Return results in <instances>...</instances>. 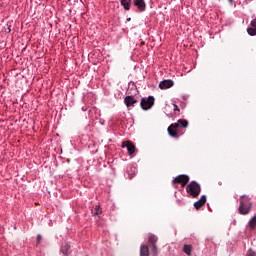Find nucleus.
Returning <instances> with one entry per match:
<instances>
[{
  "label": "nucleus",
  "mask_w": 256,
  "mask_h": 256,
  "mask_svg": "<svg viewBox=\"0 0 256 256\" xmlns=\"http://www.w3.org/2000/svg\"><path fill=\"white\" fill-rule=\"evenodd\" d=\"M251 207H253V204L249 200V197L241 196L240 205L238 208L240 215H249V213H251Z\"/></svg>",
  "instance_id": "1"
},
{
  "label": "nucleus",
  "mask_w": 256,
  "mask_h": 256,
  "mask_svg": "<svg viewBox=\"0 0 256 256\" xmlns=\"http://www.w3.org/2000/svg\"><path fill=\"white\" fill-rule=\"evenodd\" d=\"M186 193L190 194L191 197H199L201 193V185L199 183L192 181L186 187Z\"/></svg>",
  "instance_id": "2"
},
{
  "label": "nucleus",
  "mask_w": 256,
  "mask_h": 256,
  "mask_svg": "<svg viewBox=\"0 0 256 256\" xmlns=\"http://www.w3.org/2000/svg\"><path fill=\"white\" fill-rule=\"evenodd\" d=\"M155 105V97L149 96L148 98H142L140 102V107L144 111H148V109H151Z\"/></svg>",
  "instance_id": "3"
},
{
  "label": "nucleus",
  "mask_w": 256,
  "mask_h": 256,
  "mask_svg": "<svg viewBox=\"0 0 256 256\" xmlns=\"http://www.w3.org/2000/svg\"><path fill=\"white\" fill-rule=\"evenodd\" d=\"M173 185H181L182 187H185L187 183H189V175L181 174L176 176L173 181Z\"/></svg>",
  "instance_id": "4"
},
{
  "label": "nucleus",
  "mask_w": 256,
  "mask_h": 256,
  "mask_svg": "<svg viewBox=\"0 0 256 256\" xmlns=\"http://www.w3.org/2000/svg\"><path fill=\"white\" fill-rule=\"evenodd\" d=\"M125 147L127 148L128 151V155H133L135 153V144L131 141H124L122 142L121 148L125 149Z\"/></svg>",
  "instance_id": "5"
},
{
  "label": "nucleus",
  "mask_w": 256,
  "mask_h": 256,
  "mask_svg": "<svg viewBox=\"0 0 256 256\" xmlns=\"http://www.w3.org/2000/svg\"><path fill=\"white\" fill-rule=\"evenodd\" d=\"M177 129H179V124H171L167 129L168 135H170V137H173L174 139H177V137H179Z\"/></svg>",
  "instance_id": "6"
},
{
  "label": "nucleus",
  "mask_w": 256,
  "mask_h": 256,
  "mask_svg": "<svg viewBox=\"0 0 256 256\" xmlns=\"http://www.w3.org/2000/svg\"><path fill=\"white\" fill-rule=\"evenodd\" d=\"M134 6L137 7V10L139 13H143L145 9H147V4L145 3V0H133Z\"/></svg>",
  "instance_id": "7"
},
{
  "label": "nucleus",
  "mask_w": 256,
  "mask_h": 256,
  "mask_svg": "<svg viewBox=\"0 0 256 256\" xmlns=\"http://www.w3.org/2000/svg\"><path fill=\"white\" fill-rule=\"evenodd\" d=\"M205 203H207V196L202 195V196L200 197V199L194 203V209H196L197 211H199V209H200L201 207H203V205H205Z\"/></svg>",
  "instance_id": "8"
},
{
  "label": "nucleus",
  "mask_w": 256,
  "mask_h": 256,
  "mask_svg": "<svg viewBox=\"0 0 256 256\" xmlns=\"http://www.w3.org/2000/svg\"><path fill=\"white\" fill-rule=\"evenodd\" d=\"M124 103L126 107H135V103H137V99L134 96H126L124 99Z\"/></svg>",
  "instance_id": "9"
},
{
  "label": "nucleus",
  "mask_w": 256,
  "mask_h": 256,
  "mask_svg": "<svg viewBox=\"0 0 256 256\" xmlns=\"http://www.w3.org/2000/svg\"><path fill=\"white\" fill-rule=\"evenodd\" d=\"M174 82L173 80H163L159 83L160 89H171L173 87Z\"/></svg>",
  "instance_id": "10"
},
{
  "label": "nucleus",
  "mask_w": 256,
  "mask_h": 256,
  "mask_svg": "<svg viewBox=\"0 0 256 256\" xmlns=\"http://www.w3.org/2000/svg\"><path fill=\"white\" fill-rule=\"evenodd\" d=\"M60 250L63 255H69L71 253V244L67 242L63 243Z\"/></svg>",
  "instance_id": "11"
},
{
  "label": "nucleus",
  "mask_w": 256,
  "mask_h": 256,
  "mask_svg": "<svg viewBox=\"0 0 256 256\" xmlns=\"http://www.w3.org/2000/svg\"><path fill=\"white\" fill-rule=\"evenodd\" d=\"M248 227L250 231H255L256 229V215H254L248 222Z\"/></svg>",
  "instance_id": "12"
},
{
  "label": "nucleus",
  "mask_w": 256,
  "mask_h": 256,
  "mask_svg": "<svg viewBox=\"0 0 256 256\" xmlns=\"http://www.w3.org/2000/svg\"><path fill=\"white\" fill-rule=\"evenodd\" d=\"M157 241H159V238L157 236H155L154 234H149L148 236L149 245H157Z\"/></svg>",
  "instance_id": "13"
},
{
  "label": "nucleus",
  "mask_w": 256,
  "mask_h": 256,
  "mask_svg": "<svg viewBox=\"0 0 256 256\" xmlns=\"http://www.w3.org/2000/svg\"><path fill=\"white\" fill-rule=\"evenodd\" d=\"M174 125H178V127L182 126L183 129H187V127H189V122L185 119H179Z\"/></svg>",
  "instance_id": "14"
},
{
  "label": "nucleus",
  "mask_w": 256,
  "mask_h": 256,
  "mask_svg": "<svg viewBox=\"0 0 256 256\" xmlns=\"http://www.w3.org/2000/svg\"><path fill=\"white\" fill-rule=\"evenodd\" d=\"M120 3L125 11H129V9H131V0H121Z\"/></svg>",
  "instance_id": "15"
},
{
  "label": "nucleus",
  "mask_w": 256,
  "mask_h": 256,
  "mask_svg": "<svg viewBox=\"0 0 256 256\" xmlns=\"http://www.w3.org/2000/svg\"><path fill=\"white\" fill-rule=\"evenodd\" d=\"M140 256H149V247L147 245H142L141 246Z\"/></svg>",
  "instance_id": "16"
},
{
  "label": "nucleus",
  "mask_w": 256,
  "mask_h": 256,
  "mask_svg": "<svg viewBox=\"0 0 256 256\" xmlns=\"http://www.w3.org/2000/svg\"><path fill=\"white\" fill-rule=\"evenodd\" d=\"M151 247V255L152 256H157L159 255L158 249H157V244H152L150 245Z\"/></svg>",
  "instance_id": "17"
},
{
  "label": "nucleus",
  "mask_w": 256,
  "mask_h": 256,
  "mask_svg": "<svg viewBox=\"0 0 256 256\" xmlns=\"http://www.w3.org/2000/svg\"><path fill=\"white\" fill-rule=\"evenodd\" d=\"M93 215H101L103 213V210L101 209V206H95V208L92 210Z\"/></svg>",
  "instance_id": "18"
},
{
  "label": "nucleus",
  "mask_w": 256,
  "mask_h": 256,
  "mask_svg": "<svg viewBox=\"0 0 256 256\" xmlns=\"http://www.w3.org/2000/svg\"><path fill=\"white\" fill-rule=\"evenodd\" d=\"M191 245L185 244L183 247V251L184 253H186V255L191 256Z\"/></svg>",
  "instance_id": "19"
},
{
  "label": "nucleus",
  "mask_w": 256,
  "mask_h": 256,
  "mask_svg": "<svg viewBox=\"0 0 256 256\" xmlns=\"http://www.w3.org/2000/svg\"><path fill=\"white\" fill-rule=\"evenodd\" d=\"M248 35H251L252 37L256 35V27H249L247 28Z\"/></svg>",
  "instance_id": "20"
},
{
  "label": "nucleus",
  "mask_w": 256,
  "mask_h": 256,
  "mask_svg": "<svg viewBox=\"0 0 256 256\" xmlns=\"http://www.w3.org/2000/svg\"><path fill=\"white\" fill-rule=\"evenodd\" d=\"M246 256H256L255 251L249 250L246 254Z\"/></svg>",
  "instance_id": "21"
},
{
  "label": "nucleus",
  "mask_w": 256,
  "mask_h": 256,
  "mask_svg": "<svg viewBox=\"0 0 256 256\" xmlns=\"http://www.w3.org/2000/svg\"><path fill=\"white\" fill-rule=\"evenodd\" d=\"M250 25L251 27H256V18L251 21Z\"/></svg>",
  "instance_id": "22"
},
{
  "label": "nucleus",
  "mask_w": 256,
  "mask_h": 256,
  "mask_svg": "<svg viewBox=\"0 0 256 256\" xmlns=\"http://www.w3.org/2000/svg\"><path fill=\"white\" fill-rule=\"evenodd\" d=\"M174 111H178V113L179 111H181V109H179V106H177V104H174Z\"/></svg>",
  "instance_id": "23"
},
{
  "label": "nucleus",
  "mask_w": 256,
  "mask_h": 256,
  "mask_svg": "<svg viewBox=\"0 0 256 256\" xmlns=\"http://www.w3.org/2000/svg\"><path fill=\"white\" fill-rule=\"evenodd\" d=\"M37 243H41V235L37 236Z\"/></svg>",
  "instance_id": "24"
},
{
  "label": "nucleus",
  "mask_w": 256,
  "mask_h": 256,
  "mask_svg": "<svg viewBox=\"0 0 256 256\" xmlns=\"http://www.w3.org/2000/svg\"><path fill=\"white\" fill-rule=\"evenodd\" d=\"M229 3H231V5H233V0H229Z\"/></svg>",
  "instance_id": "25"
},
{
  "label": "nucleus",
  "mask_w": 256,
  "mask_h": 256,
  "mask_svg": "<svg viewBox=\"0 0 256 256\" xmlns=\"http://www.w3.org/2000/svg\"><path fill=\"white\" fill-rule=\"evenodd\" d=\"M8 33H11V29L10 28H8Z\"/></svg>",
  "instance_id": "26"
},
{
  "label": "nucleus",
  "mask_w": 256,
  "mask_h": 256,
  "mask_svg": "<svg viewBox=\"0 0 256 256\" xmlns=\"http://www.w3.org/2000/svg\"><path fill=\"white\" fill-rule=\"evenodd\" d=\"M127 21H131V18H128Z\"/></svg>",
  "instance_id": "27"
}]
</instances>
